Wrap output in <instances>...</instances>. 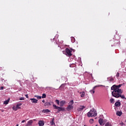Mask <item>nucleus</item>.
Wrapping results in <instances>:
<instances>
[{
  "label": "nucleus",
  "instance_id": "1",
  "mask_svg": "<svg viewBox=\"0 0 126 126\" xmlns=\"http://www.w3.org/2000/svg\"><path fill=\"white\" fill-rule=\"evenodd\" d=\"M122 84H120L119 85H114L111 88V90H113V91L112 92V94H114L115 93H117L118 92H121L123 91L121 89H120V87H122Z\"/></svg>",
  "mask_w": 126,
  "mask_h": 126
},
{
  "label": "nucleus",
  "instance_id": "2",
  "mask_svg": "<svg viewBox=\"0 0 126 126\" xmlns=\"http://www.w3.org/2000/svg\"><path fill=\"white\" fill-rule=\"evenodd\" d=\"M123 91L121 92H119L118 93L112 94V95L113 96V97H115V98H120V97L122 99H126V97H125V95L123 94Z\"/></svg>",
  "mask_w": 126,
  "mask_h": 126
},
{
  "label": "nucleus",
  "instance_id": "3",
  "mask_svg": "<svg viewBox=\"0 0 126 126\" xmlns=\"http://www.w3.org/2000/svg\"><path fill=\"white\" fill-rule=\"evenodd\" d=\"M87 116L89 118H90V117H96L97 116L96 110L94 108L91 109L90 112L87 113Z\"/></svg>",
  "mask_w": 126,
  "mask_h": 126
},
{
  "label": "nucleus",
  "instance_id": "4",
  "mask_svg": "<svg viewBox=\"0 0 126 126\" xmlns=\"http://www.w3.org/2000/svg\"><path fill=\"white\" fill-rule=\"evenodd\" d=\"M53 106L54 107V109L58 110V113H59V112H61V111H64V108L63 107L57 106L55 104H53Z\"/></svg>",
  "mask_w": 126,
  "mask_h": 126
},
{
  "label": "nucleus",
  "instance_id": "5",
  "mask_svg": "<svg viewBox=\"0 0 126 126\" xmlns=\"http://www.w3.org/2000/svg\"><path fill=\"white\" fill-rule=\"evenodd\" d=\"M65 51L66 53V56H67V57H71L72 56V54H71V51L69 50V49L67 48L65 49Z\"/></svg>",
  "mask_w": 126,
  "mask_h": 126
},
{
  "label": "nucleus",
  "instance_id": "6",
  "mask_svg": "<svg viewBox=\"0 0 126 126\" xmlns=\"http://www.w3.org/2000/svg\"><path fill=\"white\" fill-rule=\"evenodd\" d=\"M84 109H85V106L81 105L77 108V111L78 112H81Z\"/></svg>",
  "mask_w": 126,
  "mask_h": 126
},
{
  "label": "nucleus",
  "instance_id": "7",
  "mask_svg": "<svg viewBox=\"0 0 126 126\" xmlns=\"http://www.w3.org/2000/svg\"><path fill=\"white\" fill-rule=\"evenodd\" d=\"M99 86H103V85H99V86H95L93 88V90H92L90 91V93L92 94H94V93H95V91H94L95 90V88H96V87H99Z\"/></svg>",
  "mask_w": 126,
  "mask_h": 126
},
{
  "label": "nucleus",
  "instance_id": "8",
  "mask_svg": "<svg viewBox=\"0 0 126 126\" xmlns=\"http://www.w3.org/2000/svg\"><path fill=\"white\" fill-rule=\"evenodd\" d=\"M98 123H99V125H100V126H104V120H103V119H102L101 118L99 119Z\"/></svg>",
  "mask_w": 126,
  "mask_h": 126
},
{
  "label": "nucleus",
  "instance_id": "9",
  "mask_svg": "<svg viewBox=\"0 0 126 126\" xmlns=\"http://www.w3.org/2000/svg\"><path fill=\"white\" fill-rule=\"evenodd\" d=\"M72 109H73V106L71 105H69L66 108L67 111H70V110H72Z\"/></svg>",
  "mask_w": 126,
  "mask_h": 126
},
{
  "label": "nucleus",
  "instance_id": "10",
  "mask_svg": "<svg viewBox=\"0 0 126 126\" xmlns=\"http://www.w3.org/2000/svg\"><path fill=\"white\" fill-rule=\"evenodd\" d=\"M32 124H33V120H30L28 122L27 124V126H32Z\"/></svg>",
  "mask_w": 126,
  "mask_h": 126
},
{
  "label": "nucleus",
  "instance_id": "11",
  "mask_svg": "<svg viewBox=\"0 0 126 126\" xmlns=\"http://www.w3.org/2000/svg\"><path fill=\"white\" fill-rule=\"evenodd\" d=\"M30 100L32 103H38V100L36 98H30Z\"/></svg>",
  "mask_w": 126,
  "mask_h": 126
},
{
  "label": "nucleus",
  "instance_id": "12",
  "mask_svg": "<svg viewBox=\"0 0 126 126\" xmlns=\"http://www.w3.org/2000/svg\"><path fill=\"white\" fill-rule=\"evenodd\" d=\"M38 125L39 126H43L44 125H45V123H44V121H39L38 122Z\"/></svg>",
  "mask_w": 126,
  "mask_h": 126
},
{
  "label": "nucleus",
  "instance_id": "13",
  "mask_svg": "<svg viewBox=\"0 0 126 126\" xmlns=\"http://www.w3.org/2000/svg\"><path fill=\"white\" fill-rule=\"evenodd\" d=\"M80 94H81V97L82 98H84V96H85V92H80Z\"/></svg>",
  "mask_w": 126,
  "mask_h": 126
},
{
  "label": "nucleus",
  "instance_id": "14",
  "mask_svg": "<svg viewBox=\"0 0 126 126\" xmlns=\"http://www.w3.org/2000/svg\"><path fill=\"white\" fill-rule=\"evenodd\" d=\"M65 103V101H64V100H62L60 101V107L63 106V105H64Z\"/></svg>",
  "mask_w": 126,
  "mask_h": 126
},
{
  "label": "nucleus",
  "instance_id": "15",
  "mask_svg": "<svg viewBox=\"0 0 126 126\" xmlns=\"http://www.w3.org/2000/svg\"><path fill=\"white\" fill-rule=\"evenodd\" d=\"M116 115L117 116H119V117H121V115H123V112H122V111H117Z\"/></svg>",
  "mask_w": 126,
  "mask_h": 126
},
{
  "label": "nucleus",
  "instance_id": "16",
  "mask_svg": "<svg viewBox=\"0 0 126 126\" xmlns=\"http://www.w3.org/2000/svg\"><path fill=\"white\" fill-rule=\"evenodd\" d=\"M42 113H50V112H51V111L49 109H43L42 111Z\"/></svg>",
  "mask_w": 126,
  "mask_h": 126
},
{
  "label": "nucleus",
  "instance_id": "17",
  "mask_svg": "<svg viewBox=\"0 0 126 126\" xmlns=\"http://www.w3.org/2000/svg\"><path fill=\"white\" fill-rule=\"evenodd\" d=\"M115 106L116 107H119V106H121V102H116L115 103Z\"/></svg>",
  "mask_w": 126,
  "mask_h": 126
},
{
  "label": "nucleus",
  "instance_id": "18",
  "mask_svg": "<svg viewBox=\"0 0 126 126\" xmlns=\"http://www.w3.org/2000/svg\"><path fill=\"white\" fill-rule=\"evenodd\" d=\"M44 106H47V107H50L51 106V102H45L44 104Z\"/></svg>",
  "mask_w": 126,
  "mask_h": 126
},
{
  "label": "nucleus",
  "instance_id": "19",
  "mask_svg": "<svg viewBox=\"0 0 126 126\" xmlns=\"http://www.w3.org/2000/svg\"><path fill=\"white\" fill-rule=\"evenodd\" d=\"M8 103H9V99H7V100L4 101L3 102V104L4 105H7V104H8Z\"/></svg>",
  "mask_w": 126,
  "mask_h": 126
},
{
  "label": "nucleus",
  "instance_id": "20",
  "mask_svg": "<svg viewBox=\"0 0 126 126\" xmlns=\"http://www.w3.org/2000/svg\"><path fill=\"white\" fill-rule=\"evenodd\" d=\"M55 120V118H53L52 120L51 121V126H54V125H55V122H54V121Z\"/></svg>",
  "mask_w": 126,
  "mask_h": 126
},
{
  "label": "nucleus",
  "instance_id": "21",
  "mask_svg": "<svg viewBox=\"0 0 126 126\" xmlns=\"http://www.w3.org/2000/svg\"><path fill=\"white\" fill-rule=\"evenodd\" d=\"M71 41L72 43H74V42H75V38H74V37H71Z\"/></svg>",
  "mask_w": 126,
  "mask_h": 126
},
{
  "label": "nucleus",
  "instance_id": "22",
  "mask_svg": "<svg viewBox=\"0 0 126 126\" xmlns=\"http://www.w3.org/2000/svg\"><path fill=\"white\" fill-rule=\"evenodd\" d=\"M34 97H36L38 100L42 98V96L39 95H35Z\"/></svg>",
  "mask_w": 126,
  "mask_h": 126
},
{
  "label": "nucleus",
  "instance_id": "23",
  "mask_svg": "<svg viewBox=\"0 0 126 126\" xmlns=\"http://www.w3.org/2000/svg\"><path fill=\"white\" fill-rule=\"evenodd\" d=\"M110 101V103H112L113 104H114L115 103V99H114L113 98H111Z\"/></svg>",
  "mask_w": 126,
  "mask_h": 126
},
{
  "label": "nucleus",
  "instance_id": "24",
  "mask_svg": "<svg viewBox=\"0 0 126 126\" xmlns=\"http://www.w3.org/2000/svg\"><path fill=\"white\" fill-rule=\"evenodd\" d=\"M105 126H112V125H111V123L107 122L106 123Z\"/></svg>",
  "mask_w": 126,
  "mask_h": 126
},
{
  "label": "nucleus",
  "instance_id": "25",
  "mask_svg": "<svg viewBox=\"0 0 126 126\" xmlns=\"http://www.w3.org/2000/svg\"><path fill=\"white\" fill-rule=\"evenodd\" d=\"M89 122L90 124H93V123H94V119H90Z\"/></svg>",
  "mask_w": 126,
  "mask_h": 126
},
{
  "label": "nucleus",
  "instance_id": "26",
  "mask_svg": "<svg viewBox=\"0 0 126 126\" xmlns=\"http://www.w3.org/2000/svg\"><path fill=\"white\" fill-rule=\"evenodd\" d=\"M74 103V102H73V100H72L70 101V102H69V104H70V105H73Z\"/></svg>",
  "mask_w": 126,
  "mask_h": 126
},
{
  "label": "nucleus",
  "instance_id": "27",
  "mask_svg": "<svg viewBox=\"0 0 126 126\" xmlns=\"http://www.w3.org/2000/svg\"><path fill=\"white\" fill-rule=\"evenodd\" d=\"M46 97H47V95L45 94H42V98H45Z\"/></svg>",
  "mask_w": 126,
  "mask_h": 126
},
{
  "label": "nucleus",
  "instance_id": "28",
  "mask_svg": "<svg viewBox=\"0 0 126 126\" xmlns=\"http://www.w3.org/2000/svg\"><path fill=\"white\" fill-rule=\"evenodd\" d=\"M55 102L57 103V104H58V105H60V100H59V99H56L55 100Z\"/></svg>",
  "mask_w": 126,
  "mask_h": 126
},
{
  "label": "nucleus",
  "instance_id": "29",
  "mask_svg": "<svg viewBox=\"0 0 126 126\" xmlns=\"http://www.w3.org/2000/svg\"><path fill=\"white\" fill-rule=\"evenodd\" d=\"M12 109L14 111H17V108H16V107L15 106L13 107Z\"/></svg>",
  "mask_w": 126,
  "mask_h": 126
},
{
  "label": "nucleus",
  "instance_id": "30",
  "mask_svg": "<svg viewBox=\"0 0 126 126\" xmlns=\"http://www.w3.org/2000/svg\"><path fill=\"white\" fill-rule=\"evenodd\" d=\"M16 108H17V110H18V109H21V108L17 104Z\"/></svg>",
  "mask_w": 126,
  "mask_h": 126
},
{
  "label": "nucleus",
  "instance_id": "31",
  "mask_svg": "<svg viewBox=\"0 0 126 126\" xmlns=\"http://www.w3.org/2000/svg\"><path fill=\"white\" fill-rule=\"evenodd\" d=\"M120 76V73L117 72L116 74V77H119Z\"/></svg>",
  "mask_w": 126,
  "mask_h": 126
},
{
  "label": "nucleus",
  "instance_id": "32",
  "mask_svg": "<svg viewBox=\"0 0 126 126\" xmlns=\"http://www.w3.org/2000/svg\"><path fill=\"white\" fill-rule=\"evenodd\" d=\"M120 125L121 126H125V124H124L123 122H121L120 123Z\"/></svg>",
  "mask_w": 126,
  "mask_h": 126
},
{
  "label": "nucleus",
  "instance_id": "33",
  "mask_svg": "<svg viewBox=\"0 0 126 126\" xmlns=\"http://www.w3.org/2000/svg\"><path fill=\"white\" fill-rule=\"evenodd\" d=\"M19 100H24V97H20Z\"/></svg>",
  "mask_w": 126,
  "mask_h": 126
},
{
  "label": "nucleus",
  "instance_id": "34",
  "mask_svg": "<svg viewBox=\"0 0 126 126\" xmlns=\"http://www.w3.org/2000/svg\"><path fill=\"white\" fill-rule=\"evenodd\" d=\"M3 87H1L0 88V90H3Z\"/></svg>",
  "mask_w": 126,
  "mask_h": 126
},
{
  "label": "nucleus",
  "instance_id": "35",
  "mask_svg": "<svg viewBox=\"0 0 126 126\" xmlns=\"http://www.w3.org/2000/svg\"><path fill=\"white\" fill-rule=\"evenodd\" d=\"M18 105V106L19 107L20 106H21V105H22V103H19L18 104H17Z\"/></svg>",
  "mask_w": 126,
  "mask_h": 126
},
{
  "label": "nucleus",
  "instance_id": "36",
  "mask_svg": "<svg viewBox=\"0 0 126 126\" xmlns=\"http://www.w3.org/2000/svg\"><path fill=\"white\" fill-rule=\"evenodd\" d=\"M114 80V79L113 78H111L110 79V81H113Z\"/></svg>",
  "mask_w": 126,
  "mask_h": 126
},
{
  "label": "nucleus",
  "instance_id": "37",
  "mask_svg": "<svg viewBox=\"0 0 126 126\" xmlns=\"http://www.w3.org/2000/svg\"><path fill=\"white\" fill-rule=\"evenodd\" d=\"M99 62H97L96 63V65H99Z\"/></svg>",
  "mask_w": 126,
  "mask_h": 126
},
{
  "label": "nucleus",
  "instance_id": "38",
  "mask_svg": "<svg viewBox=\"0 0 126 126\" xmlns=\"http://www.w3.org/2000/svg\"><path fill=\"white\" fill-rule=\"evenodd\" d=\"M25 96L26 97V98H28V94H26Z\"/></svg>",
  "mask_w": 126,
  "mask_h": 126
},
{
  "label": "nucleus",
  "instance_id": "39",
  "mask_svg": "<svg viewBox=\"0 0 126 126\" xmlns=\"http://www.w3.org/2000/svg\"><path fill=\"white\" fill-rule=\"evenodd\" d=\"M42 103H45V99H43L42 101Z\"/></svg>",
  "mask_w": 126,
  "mask_h": 126
},
{
  "label": "nucleus",
  "instance_id": "40",
  "mask_svg": "<svg viewBox=\"0 0 126 126\" xmlns=\"http://www.w3.org/2000/svg\"><path fill=\"white\" fill-rule=\"evenodd\" d=\"M22 123H25V120H23L22 121Z\"/></svg>",
  "mask_w": 126,
  "mask_h": 126
},
{
  "label": "nucleus",
  "instance_id": "41",
  "mask_svg": "<svg viewBox=\"0 0 126 126\" xmlns=\"http://www.w3.org/2000/svg\"><path fill=\"white\" fill-rule=\"evenodd\" d=\"M32 121H33H33H36V119H33Z\"/></svg>",
  "mask_w": 126,
  "mask_h": 126
},
{
  "label": "nucleus",
  "instance_id": "42",
  "mask_svg": "<svg viewBox=\"0 0 126 126\" xmlns=\"http://www.w3.org/2000/svg\"><path fill=\"white\" fill-rule=\"evenodd\" d=\"M70 67H72L71 65H70Z\"/></svg>",
  "mask_w": 126,
  "mask_h": 126
},
{
  "label": "nucleus",
  "instance_id": "43",
  "mask_svg": "<svg viewBox=\"0 0 126 126\" xmlns=\"http://www.w3.org/2000/svg\"><path fill=\"white\" fill-rule=\"evenodd\" d=\"M16 126H18V124H17Z\"/></svg>",
  "mask_w": 126,
  "mask_h": 126
},
{
  "label": "nucleus",
  "instance_id": "44",
  "mask_svg": "<svg viewBox=\"0 0 126 126\" xmlns=\"http://www.w3.org/2000/svg\"><path fill=\"white\" fill-rule=\"evenodd\" d=\"M95 126H98V125H95Z\"/></svg>",
  "mask_w": 126,
  "mask_h": 126
},
{
  "label": "nucleus",
  "instance_id": "45",
  "mask_svg": "<svg viewBox=\"0 0 126 126\" xmlns=\"http://www.w3.org/2000/svg\"><path fill=\"white\" fill-rule=\"evenodd\" d=\"M71 51H72V49H71Z\"/></svg>",
  "mask_w": 126,
  "mask_h": 126
},
{
  "label": "nucleus",
  "instance_id": "46",
  "mask_svg": "<svg viewBox=\"0 0 126 126\" xmlns=\"http://www.w3.org/2000/svg\"><path fill=\"white\" fill-rule=\"evenodd\" d=\"M84 126H86L84 125Z\"/></svg>",
  "mask_w": 126,
  "mask_h": 126
}]
</instances>
